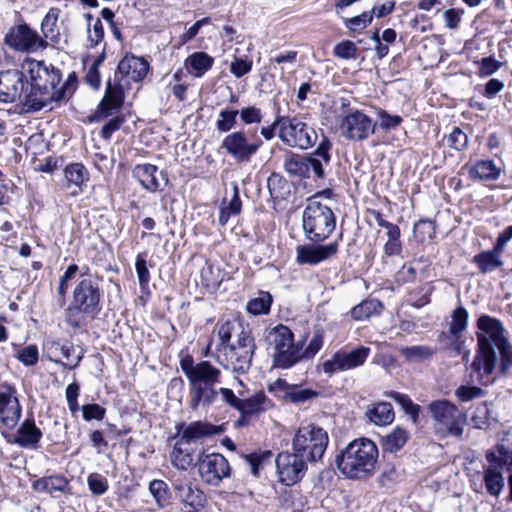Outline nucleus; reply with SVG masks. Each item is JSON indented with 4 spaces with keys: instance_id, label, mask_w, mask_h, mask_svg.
<instances>
[{
    "instance_id": "0e129e2a",
    "label": "nucleus",
    "mask_w": 512,
    "mask_h": 512,
    "mask_svg": "<svg viewBox=\"0 0 512 512\" xmlns=\"http://www.w3.org/2000/svg\"><path fill=\"white\" fill-rule=\"evenodd\" d=\"M292 384L287 383L285 380L279 378L268 385V391L276 397L287 401L291 391Z\"/></svg>"
},
{
    "instance_id": "052dcab7",
    "label": "nucleus",
    "mask_w": 512,
    "mask_h": 512,
    "mask_svg": "<svg viewBox=\"0 0 512 512\" xmlns=\"http://www.w3.org/2000/svg\"><path fill=\"white\" fill-rule=\"evenodd\" d=\"M238 115L245 125L260 123L263 118L261 109L256 106L244 107L241 110H238Z\"/></svg>"
},
{
    "instance_id": "c03bdc74",
    "label": "nucleus",
    "mask_w": 512,
    "mask_h": 512,
    "mask_svg": "<svg viewBox=\"0 0 512 512\" xmlns=\"http://www.w3.org/2000/svg\"><path fill=\"white\" fill-rule=\"evenodd\" d=\"M59 10L51 8L41 23V29L46 39L54 40L58 36L57 21Z\"/></svg>"
},
{
    "instance_id": "a878e982",
    "label": "nucleus",
    "mask_w": 512,
    "mask_h": 512,
    "mask_svg": "<svg viewBox=\"0 0 512 512\" xmlns=\"http://www.w3.org/2000/svg\"><path fill=\"white\" fill-rule=\"evenodd\" d=\"M187 72L196 78L202 77L214 64V59L205 52H194L185 60Z\"/></svg>"
},
{
    "instance_id": "5701e85b",
    "label": "nucleus",
    "mask_w": 512,
    "mask_h": 512,
    "mask_svg": "<svg viewBox=\"0 0 512 512\" xmlns=\"http://www.w3.org/2000/svg\"><path fill=\"white\" fill-rule=\"evenodd\" d=\"M55 99V92L42 89V87H33V85L25 84L23 97L20 98V104L25 112L38 111L51 103Z\"/></svg>"
},
{
    "instance_id": "ddd939ff",
    "label": "nucleus",
    "mask_w": 512,
    "mask_h": 512,
    "mask_svg": "<svg viewBox=\"0 0 512 512\" xmlns=\"http://www.w3.org/2000/svg\"><path fill=\"white\" fill-rule=\"evenodd\" d=\"M370 355V348L360 346L354 350H339L331 358L321 364V370L324 374L332 376L335 373L355 369L363 365Z\"/></svg>"
},
{
    "instance_id": "7ed1b4c3",
    "label": "nucleus",
    "mask_w": 512,
    "mask_h": 512,
    "mask_svg": "<svg viewBox=\"0 0 512 512\" xmlns=\"http://www.w3.org/2000/svg\"><path fill=\"white\" fill-rule=\"evenodd\" d=\"M376 444L367 438L350 442L336 458L340 472L350 479H363L372 476L378 460Z\"/></svg>"
},
{
    "instance_id": "864d4df0",
    "label": "nucleus",
    "mask_w": 512,
    "mask_h": 512,
    "mask_svg": "<svg viewBox=\"0 0 512 512\" xmlns=\"http://www.w3.org/2000/svg\"><path fill=\"white\" fill-rule=\"evenodd\" d=\"M267 187L270 195L275 200L284 198L285 190L288 188V183L279 174L273 173L267 180Z\"/></svg>"
},
{
    "instance_id": "1a4fd4ad",
    "label": "nucleus",
    "mask_w": 512,
    "mask_h": 512,
    "mask_svg": "<svg viewBox=\"0 0 512 512\" xmlns=\"http://www.w3.org/2000/svg\"><path fill=\"white\" fill-rule=\"evenodd\" d=\"M377 123L363 111L349 108L339 117L337 128L350 141H364L375 133Z\"/></svg>"
},
{
    "instance_id": "4d7b16f0",
    "label": "nucleus",
    "mask_w": 512,
    "mask_h": 512,
    "mask_svg": "<svg viewBox=\"0 0 512 512\" xmlns=\"http://www.w3.org/2000/svg\"><path fill=\"white\" fill-rule=\"evenodd\" d=\"M318 396V392L311 388H301L298 385H292L287 401L291 403H304Z\"/></svg>"
},
{
    "instance_id": "09e8293b",
    "label": "nucleus",
    "mask_w": 512,
    "mask_h": 512,
    "mask_svg": "<svg viewBox=\"0 0 512 512\" xmlns=\"http://www.w3.org/2000/svg\"><path fill=\"white\" fill-rule=\"evenodd\" d=\"M449 332L457 336L460 332L464 331L468 324V312L464 307L456 308L451 317Z\"/></svg>"
},
{
    "instance_id": "69168bd1",
    "label": "nucleus",
    "mask_w": 512,
    "mask_h": 512,
    "mask_svg": "<svg viewBox=\"0 0 512 512\" xmlns=\"http://www.w3.org/2000/svg\"><path fill=\"white\" fill-rule=\"evenodd\" d=\"M135 269L140 286H146L150 281V273L147 267L146 258L143 254L137 255L135 261Z\"/></svg>"
},
{
    "instance_id": "9b49d317",
    "label": "nucleus",
    "mask_w": 512,
    "mask_h": 512,
    "mask_svg": "<svg viewBox=\"0 0 512 512\" xmlns=\"http://www.w3.org/2000/svg\"><path fill=\"white\" fill-rule=\"evenodd\" d=\"M429 410L439 432L455 436L462 434L465 417L453 403L437 400L429 405Z\"/></svg>"
},
{
    "instance_id": "aec40b11",
    "label": "nucleus",
    "mask_w": 512,
    "mask_h": 512,
    "mask_svg": "<svg viewBox=\"0 0 512 512\" xmlns=\"http://www.w3.org/2000/svg\"><path fill=\"white\" fill-rule=\"evenodd\" d=\"M175 497L181 505L182 512H202L207 499L204 492L191 483L176 482Z\"/></svg>"
},
{
    "instance_id": "c85d7f7f",
    "label": "nucleus",
    "mask_w": 512,
    "mask_h": 512,
    "mask_svg": "<svg viewBox=\"0 0 512 512\" xmlns=\"http://www.w3.org/2000/svg\"><path fill=\"white\" fill-rule=\"evenodd\" d=\"M469 174L473 179L494 181L500 177L501 169L492 160H481L470 167Z\"/></svg>"
},
{
    "instance_id": "13d9d810",
    "label": "nucleus",
    "mask_w": 512,
    "mask_h": 512,
    "mask_svg": "<svg viewBox=\"0 0 512 512\" xmlns=\"http://www.w3.org/2000/svg\"><path fill=\"white\" fill-rule=\"evenodd\" d=\"M483 394V390L477 386L460 385L455 390V396L460 402H468L480 398Z\"/></svg>"
},
{
    "instance_id": "de8ad7c7",
    "label": "nucleus",
    "mask_w": 512,
    "mask_h": 512,
    "mask_svg": "<svg viewBox=\"0 0 512 512\" xmlns=\"http://www.w3.org/2000/svg\"><path fill=\"white\" fill-rule=\"evenodd\" d=\"M403 410L412 417L413 422L417 421L419 416L420 407L414 404L412 400L406 395L399 392H390L388 394Z\"/></svg>"
},
{
    "instance_id": "412c9836",
    "label": "nucleus",
    "mask_w": 512,
    "mask_h": 512,
    "mask_svg": "<svg viewBox=\"0 0 512 512\" xmlns=\"http://www.w3.org/2000/svg\"><path fill=\"white\" fill-rule=\"evenodd\" d=\"M149 71V63L142 57L126 55L118 64L116 78L118 82L129 85L142 81Z\"/></svg>"
},
{
    "instance_id": "58836bf2",
    "label": "nucleus",
    "mask_w": 512,
    "mask_h": 512,
    "mask_svg": "<svg viewBox=\"0 0 512 512\" xmlns=\"http://www.w3.org/2000/svg\"><path fill=\"white\" fill-rule=\"evenodd\" d=\"M408 434L404 429L395 428L382 440L383 449L387 452L400 450L407 442Z\"/></svg>"
},
{
    "instance_id": "423d86ee",
    "label": "nucleus",
    "mask_w": 512,
    "mask_h": 512,
    "mask_svg": "<svg viewBox=\"0 0 512 512\" xmlns=\"http://www.w3.org/2000/svg\"><path fill=\"white\" fill-rule=\"evenodd\" d=\"M274 366L287 369L303 359L302 343L294 342L292 331L284 325L272 328L267 334Z\"/></svg>"
},
{
    "instance_id": "72a5a7b5",
    "label": "nucleus",
    "mask_w": 512,
    "mask_h": 512,
    "mask_svg": "<svg viewBox=\"0 0 512 512\" xmlns=\"http://www.w3.org/2000/svg\"><path fill=\"white\" fill-rule=\"evenodd\" d=\"M41 435V431L34 422L26 420L18 429L16 440L22 446H34L40 440Z\"/></svg>"
},
{
    "instance_id": "a18cd8bd",
    "label": "nucleus",
    "mask_w": 512,
    "mask_h": 512,
    "mask_svg": "<svg viewBox=\"0 0 512 512\" xmlns=\"http://www.w3.org/2000/svg\"><path fill=\"white\" fill-rule=\"evenodd\" d=\"M118 86L117 88H112L111 84L108 83L106 95L102 102L105 108L116 109L120 107L123 100V89L126 85L123 82H119Z\"/></svg>"
},
{
    "instance_id": "c756f323",
    "label": "nucleus",
    "mask_w": 512,
    "mask_h": 512,
    "mask_svg": "<svg viewBox=\"0 0 512 512\" xmlns=\"http://www.w3.org/2000/svg\"><path fill=\"white\" fill-rule=\"evenodd\" d=\"M502 251H498L497 247L490 251H485L474 256V263L483 273H490L502 266L503 262L501 259Z\"/></svg>"
},
{
    "instance_id": "37998d69",
    "label": "nucleus",
    "mask_w": 512,
    "mask_h": 512,
    "mask_svg": "<svg viewBox=\"0 0 512 512\" xmlns=\"http://www.w3.org/2000/svg\"><path fill=\"white\" fill-rule=\"evenodd\" d=\"M487 461L493 467L497 469L512 466V452L504 448V446H498L496 451L487 453Z\"/></svg>"
},
{
    "instance_id": "4c0bfd02",
    "label": "nucleus",
    "mask_w": 512,
    "mask_h": 512,
    "mask_svg": "<svg viewBox=\"0 0 512 512\" xmlns=\"http://www.w3.org/2000/svg\"><path fill=\"white\" fill-rule=\"evenodd\" d=\"M382 304L375 299L364 300L359 305L353 307L351 315L355 320L361 321L373 315L379 314Z\"/></svg>"
},
{
    "instance_id": "680f3d73",
    "label": "nucleus",
    "mask_w": 512,
    "mask_h": 512,
    "mask_svg": "<svg viewBox=\"0 0 512 512\" xmlns=\"http://www.w3.org/2000/svg\"><path fill=\"white\" fill-rule=\"evenodd\" d=\"M502 64L494 57H484L478 62V75L480 77H488L494 73H496Z\"/></svg>"
},
{
    "instance_id": "e2e57ef3",
    "label": "nucleus",
    "mask_w": 512,
    "mask_h": 512,
    "mask_svg": "<svg viewBox=\"0 0 512 512\" xmlns=\"http://www.w3.org/2000/svg\"><path fill=\"white\" fill-rule=\"evenodd\" d=\"M334 54L342 59H355L357 56V46L352 41H342L334 47Z\"/></svg>"
},
{
    "instance_id": "774afa93",
    "label": "nucleus",
    "mask_w": 512,
    "mask_h": 512,
    "mask_svg": "<svg viewBox=\"0 0 512 512\" xmlns=\"http://www.w3.org/2000/svg\"><path fill=\"white\" fill-rule=\"evenodd\" d=\"M373 15L364 12L358 16L345 20L346 27L352 31H357L366 28L372 21Z\"/></svg>"
},
{
    "instance_id": "338daca9",
    "label": "nucleus",
    "mask_w": 512,
    "mask_h": 512,
    "mask_svg": "<svg viewBox=\"0 0 512 512\" xmlns=\"http://www.w3.org/2000/svg\"><path fill=\"white\" fill-rule=\"evenodd\" d=\"M500 352V370L502 373H507L512 368V346L508 340L497 347Z\"/></svg>"
},
{
    "instance_id": "ea45409f",
    "label": "nucleus",
    "mask_w": 512,
    "mask_h": 512,
    "mask_svg": "<svg viewBox=\"0 0 512 512\" xmlns=\"http://www.w3.org/2000/svg\"><path fill=\"white\" fill-rule=\"evenodd\" d=\"M399 352L402 357L410 362H420L429 359L434 354L432 348L424 345L401 347Z\"/></svg>"
},
{
    "instance_id": "4468645a",
    "label": "nucleus",
    "mask_w": 512,
    "mask_h": 512,
    "mask_svg": "<svg viewBox=\"0 0 512 512\" xmlns=\"http://www.w3.org/2000/svg\"><path fill=\"white\" fill-rule=\"evenodd\" d=\"M21 415L17 389L8 382H0V428H15Z\"/></svg>"
},
{
    "instance_id": "7c9ffc66",
    "label": "nucleus",
    "mask_w": 512,
    "mask_h": 512,
    "mask_svg": "<svg viewBox=\"0 0 512 512\" xmlns=\"http://www.w3.org/2000/svg\"><path fill=\"white\" fill-rule=\"evenodd\" d=\"M369 420L376 425H388L394 420L392 405L388 402H379L367 410Z\"/></svg>"
},
{
    "instance_id": "a19ab883",
    "label": "nucleus",
    "mask_w": 512,
    "mask_h": 512,
    "mask_svg": "<svg viewBox=\"0 0 512 512\" xmlns=\"http://www.w3.org/2000/svg\"><path fill=\"white\" fill-rule=\"evenodd\" d=\"M272 297L267 292H260L247 303V311L253 315L267 314L270 311Z\"/></svg>"
},
{
    "instance_id": "6e6552de",
    "label": "nucleus",
    "mask_w": 512,
    "mask_h": 512,
    "mask_svg": "<svg viewBox=\"0 0 512 512\" xmlns=\"http://www.w3.org/2000/svg\"><path fill=\"white\" fill-rule=\"evenodd\" d=\"M254 349L253 338L242 332L236 345L217 348L215 360L224 368L232 369L234 372H245L251 364Z\"/></svg>"
},
{
    "instance_id": "20e7f679",
    "label": "nucleus",
    "mask_w": 512,
    "mask_h": 512,
    "mask_svg": "<svg viewBox=\"0 0 512 512\" xmlns=\"http://www.w3.org/2000/svg\"><path fill=\"white\" fill-rule=\"evenodd\" d=\"M330 194V190H324L315 195L303 212V228L312 241L326 239L335 228L336 221L331 207L318 201L321 197L329 198Z\"/></svg>"
},
{
    "instance_id": "f8f14e48",
    "label": "nucleus",
    "mask_w": 512,
    "mask_h": 512,
    "mask_svg": "<svg viewBox=\"0 0 512 512\" xmlns=\"http://www.w3.org/2000/svg\"><path fill=\"white\" fill-rule=\"evenodd\" d=\"M262 140L254 136L249 138L243 130L227 134L222 142L221 148L237 162H249L262 145Z\"/></svg>"
},
{
    "instance_id": "f257e3e1",
    "label": "nucleus",
    "mask_w": 512,
    "mask_h": 512,
    "mask_svg": "<svg viewBox=\"0 0 512 512\" xmlns=\"http://www.w3.org/2000/svg\"><path fill=\"white\" fill-rule=\"evenodd\" d=\"M180 367L189 382L188 406L193 411H207L218 399L219 394L232 407L242 414H256L267 411L272 401L259 391L249 398L237 397L229 388H217L221 384V371L209 361L194 363L192 357L180 361Z\"/></svg>"
},
{
    "instance_id": "393cba45",
    "label": "nucleus",
    "mask_w": 512,
    "mask_h": 512,
    "mask_svg": "<svg viewBox=\"0 0 512 512\" xmlns=\"http://www.w3.org/2000/svg\"><path fill=\"white\" fill-rule=\"evenodd\" d=\"M217 433H219V429L216 426L207 422L195 421L184 428L180 439L191 445L194 442Z\"/></svg>"
},
{
    "instance_id": "bb28decb",
    "label": "nucleus",
    "mask_w": 512,
    "mask_h": 512,
    "mask_svg": "<svg viewBox=\"0 0 512 512\" xmlns=\"http://www.w3.org/2000/svg\"><path fill=\"white\" fill-rule=\"evenodd\" d=\"M193 453L191 445L179 438L170 454L172 465L179 470H187L193 465Z\"/></svg>"
},
{
    "instance_id": "2eb2a0df",
    "label": "nucleus",
    "mask_w": 512,
    "mask_h": 512,
    "mask_svg": "<svg viewBox=\"0 0 512 512\" xmlns=\"http://www.w3.org/2000/svg\"><path fill=\"white\" fill-rule=\"evenodd\" d=\"M21 71L24 72V78L26 75L29 77L28 84L33 85V87H42L44 90L54 91L60 82L59 72L43 61L26 59L22 64Z\"/></svg>"
},
{
    "instance_id": "4be33fe9",
    "label": "nucleus",
    "mask_w": 512,
    "mask_h": 512,
    "mask_svg": "<svg viewBox=\"0 0 512 512\" xmlns=\"http://www.w3.org/2000/svg\"><path fill=\"white\" fill-rule=\"evenodd\" d=\"M338 252V242L326 245L306 244L296 249V260L300 264L317 265L335 256Z\"/></svg>"
},
{
    "instance_id": "8fccbe9b",
    "label": "nucleus",
    "mask_w": 512,
    "mask_h": 512,
    "mask_svg": "<svg viewBox=\"0 0 512 512\" xmlns=\"http://www.w3.org/2000/svg\"><path fill=\"white\" fill-rule=\"evenodd\" d=\"M149 491L155 498L160 507H165L169 503V488L162 480H153L149 484Z\"/></svg>"
},
{
    "instance_id": "f3484780",
    "label": "nucleus",
    "mask_w": 512,
    "mask_h": 512,
    "mask_svg": "<svg viewBox=\"0 0 512 512\" xmlns=\"http://www.w3.org/2000/svg\"><path fill=\"white\" fill-rule=\"evenodd\" d=\"M306 462L307 461L295 451H293V453H280L276 459V466L280 481L287 486L300 481L307 468Z\"/></svg>"
},
{
    "instance_id": "2f4dec72",
    "label": "nucleus",
    "mask_w": 512,
    "mask_h": 512,
    "mask_svg": "<svg viewBox=\"0 0 512 512\" xmlns=\"http://www.w3.org/2000/svg\"><path fill=\"white\" fill-rule=\"evenodd\" d=\"M68 485V480L59 475L43 477L33 482V488L35 491L50 494L53 492H65Z\"/></svg>"
},
{
    "instance_id": "cd10ccee",
    "label": "nucleus",
    "mask_w": 512,
    "mask_h": 512,
    "mask_svg": "<svg viewBox=\"0 0 512 512\" xmlns=\"http://www.w3.org/2000/svg\"><path fill=\"white\" fill-rule=\"evenodd\" d=\"M67 188H74L72 195H77L81 191L82 185L88 180V172L81 163H72L64 170Z\"/></svg>"
},
{
    "instance_id": "a211bd4d",
    "label": "nucleus",
    "mask_w": 512,
    "mask_h": 512,
    "mask_svg": "<svg viewBox=\"0 0 512 512\" xmlns=\"http://www.w3.org/2000/svg\"><path fill=\"white\" fill-rule=\"evenodd\" d=\"M4 41L9 47L22 52H34L45 47L44 40L25 24L11 28Z\"/></svg>"
},
{
    "instance_id": "6ab92c4d",
    "label": "nucleus",
    "mask_w": 512,
    "mask_h": 512,
    "mask_svg": "<svg viewBox=\"0 0 512 512\" xmlns=\"http://www.w3.org/2000/svg\"><path fill=\"white\" fill-rule=\"evenodd\" d=\"M24 72L8 69L0 72V102L13 103L20 101L25 91Z\"/></svg>"
},
{
    "instance_id": "f704fd0d",
    "label": "nucleus",
    "mask_w": 512,
    "mask_h": 512,
    "mask_svg": "<svg viewBox=\"0 0 512 512\" xmlns=\"http://www.w3.org/2000/svg\"><path fill=\"white\" fill-rule=\"evenodd\" d=\"M484 482L488 493L493 496H499L505 485L502 473L492 465L485 470Z\"/></svg>"
},
{
    "instance_id": "39448f33",
    "label": "nucleus",
    "mask_w": 512,
    "mask_h": 512,
    "mask_svg": "<svg viewBox=\"0 0 512 512\" xmlns=\"http://www.w3.org/2000/svg\"><path fill=\"white\" fill-rule=\"evenodd\" d=\"M100 311V291L90 278H83L73 291V301L67 310L68 323L80 327L85 317Z\"/></svg>"
},
{
    "instance_id": "79ce46f5",
    "label": "nucleus",
    "mask_w": 512,
    "mask_h": 512,
    "mask_svg": "<svg viewBox=\"0 0 512 512\" xmlns=\"http://www.w3.org/2000/svg\"><path fill=\"white\" fill-rule=\"evenodd\" d=\"M238 110L232 108H224L219 114L215 122L216 129L221 133L231 131L237 123Z\"/></svg>"
},
{
    "instance_id": "dca6fc26",
    "label": "nucleus",
    "mask_w": 512,
    "mask_h": 512,
    "mask_svg": "<svg viewBox=\"0 0 512 512\" xmlns=\"http://www.w3.org/2000/svg\"><path fill=\"white\" fill-rule=\"evenodd\" d=\"M198 471L201 479L210 485H218L230 475L227 459L219 453H211L199 459Z\"/></svg>"
},
{
    "instance_id": "bf43d9fd",
    "label": "nucleus",
    "mask_w": 512,
    "mask_h": 512,
    "mask_svg": "<svg viewBox=\"0 0 512 512\" xmlns=\"http://www.w3.org/2000/svg\"><path fill=\"white\" fill-rule=\"evenodd\" d=\"M252 69V60L248 57L242 58L234 56L230 64V72L237 78L248 74Z\"/></svg>"
},
{
    "instance_id": "e433bc0d",
    "label": "nucleus",
    "mask_w": 512,
    "mask_h": 512,
    "mask_svg": "<svg viewBox=\"0 0 512 512\" xmlns=\"http://www.w3.org/2000/svg\"><path fill=\"white\" fill-rule=\"evenodd\" d=\"M87 20V42L90 47H95L104 39V29L99 18H93L90 13L85 14Z\"/></svg>"
},
{
    "instance_id": "9d476101",
    "label": "nucleus",
    "mask_w": 512,
    "mask_h": 512,
    "mask_svg": "<svg viewBox=\"0 0 512 512\" xmlns=\"http://www.w3.org/2000/svg\"><path fill=\"white\" fill-rule=\"evenodd\" d=\"M278 136L289 147L308 149L317 140V134L313 128L296 117H279Z\"/></svg>"
},
{
    "instance_id": "f03ea898",
    "label": "nucleus",
    "mask_w": 512,
    "mask_h": 512,
    "mask_svg": "<svg viewBox=\"0 0 512 512\" xmlns=\"http://www.w3.org/2000/svg\"><path fill=\"white\" fill-rule=\"evenodd\" d=\"M477 352L471 364V378L482 385L491 384L497 364V356L492 346L503 345L508 339L505 336L503 324L497 318L482 315L477 323Z\"/></svg>"
},
{
    "instance_id": "5fc2aeb1",
    "label": "nucleus",
    "mask_w": 512,
    "mask_h": 512,
    "mask_svg": "<svg viewBox=\"0 0 512 512\" xmlns=\"http://www.w3.org/2000/svg\"><path fill=\"white\" fill-rule=\"evenodd\" d=\"M201 283L207 288H215L221 282L220 271L212 264H206L200 271Z\"/></svg>"
},
{
    "instance_id": "b1692460",
    "label": "nucleus",
    "mask_w": 512,
    "mask_h": 512,
    "mask_svg": "<svg viewBox=\"0 0 512 512\" xmlns=\"http://www.w3.org/2000/svg\"><path fill=\"white\" fill-rule=\"evenodd\" d=\"M133 176L139 181L143 188L148 191H157L161 185V172L152 164H139L133 169Z\"/></svg>"
},
{
    "instance_id": "6e6d98bb",
    "label": "nucleus",
    "mask_w": 512,
    "mask_h": 512,
    "mask_svg": "<svg viewBox=\"0 0 512 512\" xmlns=\"http://www.w3.org/2000/svg\"><path fill=\"white\" fill-rule=\"evenodd\" d=\"M15 358L25 366H33L38 362L39 359L38 347L34 344H31L19 348L15 354Z\"/></svg>"
},
{
    "instance_id": "3c124183",
    "label": "nucleus",
    "mask_w": 512,
    "mask_h": 512,
    "mask_svg": "<svg viewBox=\"0 0 512 512\" xmlns=\"http://www.w3.org/2000/svg\"><path fill=\"white\" fill-rule=\"evenodd\" d=\"M324 345V331L322 329H315L312 337L305 349L302 348L303 358H313Z\"/></svg>"
},
{
    "instance_id": "473e14b6",
    "label": "nucleus",
    "mask_w": 512,
    "mask_h": 512,
    "mask_svg": "<svg viewBox=\"0 0 512 512\" xmlns=\"http://www.w3.org/2000/svg\"><path fill=\"white\" fill-rule=\"evenodd\" d=\"M241 206L242 203L239 197L238 187L235 185L233 187L232 198L229 201L223 199L221 203L219 215L220 225H226L231 216L238 215L241 212Z\"/></svg>"
},
{
    "instance_id": "49530a36",
    "label": "nucleus",
    "mask_w": 512,
    "mask_h": 512,
    "mask_svg": "<svg viewBox=\"0 0 512 512\" xmlns=\"http://www.w3.org/2000/svg\"><path fill=\"white\" fill-rule=\"evenodd\" d=\"M403 410L412 417L413 422L417 421L419 416L420 407L414 404L412 400L406 395L399 392H390L388 394Z\"/></svg>"
},
{
    "instance_id": "0eeeda50",
    "label": "nucleus",
    "mask_w": 512,
    "mask_h": 512,
    "mask_svg": "<svg viewBox=\"0 0 512 512\" xmlns=\"http://www.w3.org/2000/svg\"><path fill=\"white\" fill-rule=\"evenodd\" d=\"M328 442V434L323 428L307 424L299 427L296 431L292 449L306 461L313 462L323 457Z\"/></svg>"
},
{
    "instance_id": "c9c22d12",
    "label": "nucleus",
    "mask_w": 512,
    "mask_h": 512,
    "mask_svg": "<svg viewBox=\"0 0 512 512\" xmlns=\"http://www.w3.org/2000/svg\"><path fill=\"white\" fill-rule=\"evenodd\" d=\"M284 169L291 176L304 177L309 172V163L306 157L290 154L284 161Z\"/></svg>"
},
{
    "instance_id": "603ef678",
    "label": "nucleus",
    "mask_w": 512,
    "mask_h": 512,
    "mask_svg": "<svg viewBox=\"0 0 512 512\" xmlns=\"http://www.w3.org/2000/svg\"><path fill=\"white\" fill-rule=\"evenodd\" d=\"M87 485L93 495H104L109 488L108 480L100 473H90L87 476Z\"/></svg>"
}]
</instances>
